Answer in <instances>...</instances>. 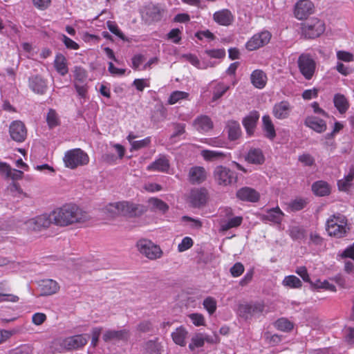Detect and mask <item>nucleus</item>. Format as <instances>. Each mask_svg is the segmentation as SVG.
I'll use <instances>...</instances> for the list:
<instances>
[{
  "label": "nucleus",
  "instance_id": "obj_1",
  "mask_svg": "<svg viewBox=\"0 0 354 354\" xmlns=\"http://www.w3.org/2000/svg\"><path fill=\"white\" fill-rule=\"evenodd\" d=\"M88 214L75 204H66L54 209L50 214H44L30 218L24 223L28 230L40 231L51 223L65 227L75 223H84L88 219Z\"/></svg>",
  "mask_w": 354,
  "mask_h": 354
},
{
  "label": "nucleus",
  "instance_id": "obj_2",
  "mask_svg": "<svg viewBox=\"0 0 354 354\" xmlns=\"http://www.w3.org/2000/svg\"><path fill=\"white\" fill-rule=\"evenodd\" d=\"M104 211L110 216L122 215L128 217H136L145 212V207L131 201H122L107 205Z\"/></svg>",
  "mask_w": 354,
  "mask_h": 354
},
{
  "label": "nucleus",
  "instance_id": "obj_3",
  "mask_svg": "<svg viewBox=\"0 0 354 354\" xmlns=\"http://www.w3.org/2000/svg\"><path fill=\"white\" fill-rule=\"evenodd\" d=\"M326 230L328 235L335 238H342L349 232L348 220L341 214H333L326 221Z\"/></svg>",
  "mask_w": 354,
  "mask_h": 354
},
{
  "label": "nucleus",
  "instance_id": "obj_4",
  "mask_svg": "<svg viewBox=\"0 0 354 354\" xmlns=\"http://www.w3.org/2000/svg\"><path fill=\"white\" fill-rule=\"evenodd\" d=\"M89 160L88 155L80 148L66 151L63 157L64 166L71 169L87 165Z\"/></svg>",
  "mask_w": 354,
  "mask_h": 354
},
{
  "label": "nucleus",
  "instance_id": "obj_5",
  "mask_svg": "<svg viewBox=\"0 0 354 354\" xmlns=\"http://www.w3.org/2000/svg\"><path fill=\"white\" fill-rule=\"evenodd\" d=\"M297 65L301 74L306 80H310L317 70V63L309 53H301L297 60Z\"/></svg>",
  "mask_w": 354,
  "mask_h": 354
},
{
  "label": "nucleus",
  "instance_id": "obj_6",
  "mask_svg": "<svg viewBox=\"0 0 354 354\" xmlns=\"http://www.w3.org/2000/svg\"><path fill=\"white\" fill-rule=\"evenodd\" d=\"M88 335L80 334L68 336L59 339V345L67 351H78L84 347L88 341Z\"/></svg>",
  "mask_w": 354,
  "mask_h": 354
},
{
  "label": "nucleus",
  "instance_id": "obj_7",
  "mask_svg": "<svg viewBox=\"0 0 354 354\" xmlns=\"http://www.w3.org/2000/svg\"><path fill=\"white\" fill-rule=\"evenodd\" d=\"M326 26L323 21L313 18L301 27V34L307 39H315L321 36L325 31Z\"/></svg>",
  "mask_w": 354,
  "mask_h": 354
},
{
  "label": "nucleus",
  "instance_id": "obj_8",
  "mask_svg": "<svg viewBox=\"0 0 354 354\" xmlns=\"http://www.w3.org/2000/svg\"><path fill=\"white\" fill-rule=\"evenodd\" d=\"M214 178L216 183L221 186H227L234 184L237 180L236 174L230 169L219 165L214 170Z\"/></svg>",
  "mask_w": 354,
  "mask_h": 354
},
{
  "label": "nucleus",
  "instance_id": "obj_9",
  "mask_svg": "<svg viewBox=\"0 0 354 354\" xmlns=\"http://www.w3.org/2000/svg\"><path fill=\"white\" fill-rule=\"evenodd\" d=\"M136 245L138 251L150 260H156L162 256L160 248L149 240H140Z\"/></svg>",
  "mask_w": 354,
  "mask_h": 354
},
{
  "label": "nucleus",
  "instance_id": "obj_10",
  "mask_svg": "<svg viewBox=\"0 0 354 354\" xmlns=\"http://www.w3.org/2000/svg\"><path fill=\"white\" fill-rule=\"evenodd\" d=\"M272 37L271 33L268 30H263L254 34L245 44V48L250 51L259 49L268 44Z\"/></svg>",
  "mask_w": 354,
  "mask_h": 354
},
{
  "label": "nucleus",
  "instance_id": "obj_11",
  "mask_svg": "<svg viewBox=\"0 0 354 354\" xmlns=\"http://www.w3.org/2000/svg\"><path fill=\"white\" fill-rule=\"evenodd\" d=\"M314 12V3L308 0L298 1L294 8V15L299 20L306 19Z\"/></svg>",
  "mask_w": 354,
  "mask_h": 354
},
{
  "label": "nucleus",
  "instance_id": "obj_12",
  "mask_svg": "<svg viewBox=\"0 0 354 354\" xmlns=\"http://www.w3.org/2000/svg\"><path fill=\"white\" fill-rule=\"evenodd\" d=\"M264 310V305L261 303H254L250 304H241L239 307V315L245 319H251L258 317Z\"/></svg>",
  "mask_w": 354,
  "mask_h": 354
},
{
  "label": "nucleus",
  "instance_id": "obj_13",
  "mask_svg": "<svg viewBox=\"0 0 354 354\" xmlns=\"http://www.w3.org/2000/svg\"><path fill=\"white\" fill-rule=\"evenodd\" d=\"M129 337L130 333L127 329H109L104 332L102 339L106 343H117L119 342H126Z\"/></svg>",
  "mask_w": 354,
  "mask_h": 354
},
{
  "label": "nucleus",
  "instance_id": "obj_14",
  "mask_svg": "<svg viewBox=\"0 0 354 354\" xmlns=\"http://www.w3.org/2000/svg\"><path fill=\"white\" fill-rule=\"evenodd\" d=\"M224 212L226 218L222 219L220 222V227L222 231H227L233 227H237L243 222V217L236 216H232V210L231 208L226 207L221 210V213Z\"/></svg>",
  "mask_w": 354,
  "mask_h": 354
},
{
  "label": "nucleus",
  "instance_id": "obj_15",
  "mask_svg": "<svg viewBox=\"0 0 354 354\" xmlns=\"http://www.w3.org/2000/svg\"><path fill=\"white\" fill-rule=\"evenodd\" d=\"M11 138L17 142H22L27 136V130L24 124L19 120L13 121L9 128Z\"/></svg>",
  "mask_w": 354,
  "mask_h": 354
},
{
  "label": "nucleus",
  "instance_id": "obj_16",
  "mask_svg": "<svg viewBox=\"0 0 354 354\" xmlns=\"http://www.w3.org/2000/svg\"><path fill=\"white\" fill-rule=\"evenodd\" d=\"M207 191L205 189H194L189 196V201L194 207H200L207 201Z\"/></svg>",
  "mask_w": 354,
  "mask_h": 354
},
{
  "label": "nucleus",
  "instance_id": "obj_17",
  "mask_svg": "<svg viewBox=\"0 0 354 354\" xmlns=\"http://www.w3.org/2000/svg\"><path fill=\"white\" fill-rule=\"evenodd\" d=\"M290 111L291 106L290 103L287 101H281L276 103L272 108L273 115L279 120L287 118Z\"/></svg>",
  "mask_w": 354,
  "mask_h": 354
},
{
  "label": "nucleus",
  "instance_id": "obj_18",
  "mask_svg": "<svg viewBox=\"0 0 354 354\" xmlns=\"http://www.w3.org/2000/svg\"><path fill=\"white\" fill-rule=\"evenodd\" d=\"M213 19L219 25L227 26L233 23L234 17L230 10L223 9L216 12L213 15Z\"/></svg>",
  "mask_w": 354,
  "mask_h": 354
},
{
  "label": "nucleus",
  "instance_id": "obj_19",
  "mask_svg": "<svg viewBox=\"0 0 354 354\" xmlns=\"http://www.w3.org/2000/svg\"><path fill=\"white\" fill-rule=\"evenodd\" d=\"M207 177V173L204 167L196 166L189 169V180L193 184L203 183Z\"/></svg>",
  "mask_w": 354,
  "mask_h": 354
},
{
  "label": "nucleus",
  "instance_id": "obj_20",
  "mask_svg": "<svg viewBox=\"0 0 354 354\" xmlns=\"http://www.w3.org/2000/svg\"><path fill=\"white\" fill-rule=\"evenodd\" d=\"M284 214L280 209L279 207H276L274 208H271L266 211L264 214H262V220L270 221L274 223L279 224L281 223Z\"/></svg>",
  "mask_w": 354,
  "mask_h": 354
},
{
  "label": "nucleus",
  "instance_id": "obj_21",
  "mask_svg": "<svg viewBox=\"0 0 354 354\" xmlns=\"http://www.w3.org/2000/svg\"><path fill=\"white\" fill-rule=\"evenodd\" d=\"M40 294L41 295H50L56 293L59 286L57 281L53 279L42 280L39 285Z\"/></svg>",
  "mask_w": 354,
  "mask_h": 354
},
{
  "label": "nucleus",
  "instance_id": "obj_22",
  "mask_svg": "<svg viewBox=\"0 0 354 354\" xmlns=\"http://www.w3.org/2000/svg\"><path fill=\"white\" fill-rule=\"evenodd\" d=\"M305 124L317 133H322L326 129V123L322 119L315 116H308L305 120Z\"/></svg>",
  "mask_w": 354,
  "mask_h": 354
},
{
  "label": "nucleus",
  "instance_id": "obj_23",
  "mask_svg": "<svg viewBox=\"0 0 354 354\" xmlns=\"http://www.w3.org/2000/svg\"><path fill=\"white\" fill-rule=\"evenodd\" d=\"M205 342L208 343L215 342L214 338L212 337L203 333L196 334L192 337L189 348L191 351H194L196 348L202 347Z\"/></svg>",
  "mask_w": 354,
  "mask_h": 354
},
{
  "label": "nucleus",
  "instance_id": "obj_24",
  "mask_svg": "<svg viewBox=\"0 0 354 354\" xmlns=\"http://www.w3.org/2000/svg\"><path fill=\"white\" fill-rule=\"evenodd\" d=\"M237 197L242 200L249 202H256L259 198V194L254 189L250 187H243L236 193Z\"/></svg>",
  "mask_w": 354,
  "mask_h": 354
},
{
  "label": "nucleus",
  "instance_id": "obj_25",
  "mask_svg": "<svg viewBox=\"0 0 354 354\" xmlns=\"http://www.w3.org/2000/svg\"><path fill=\"white\" fill-rule=\"evenodd\" d=\"M259 118V113L257 111H252L243 120V124L248 135L253 133Z\"/></svg>",
  "mask_w": 354,
  "mask_h": 354
},
{
  "label": "nucleus",
  "instance_id": "obj_26",
  "mask_svg": "<svg viewBox=\"0 0 354 354\" xmlns=\"http://www.w3.org/2000/svg\"><path fill=\"white\" fill-rule=\"evenodd\" d=\"M30 88L39 94H43L46 92L47 84L45 80L39 75L32 77L29 80Z\"/></svg>",
  "mask_w": 354,
  "mask_h": 354
},
{
  "label": "nucleus",
  "instance_id": "obj_27",
  "mask_svg": "<svg viewBox=\"0 0 354 354\" xmlns=\"http://www.w3.org/2000/svg\"><path fill=\"white\" fill-rule=\"evenodd\" d=\"M193 125L200 132H207L212 129L213 123L211 119L207 115H201L196 118Z\"/></svg>",
  "mask_w": 354,
  "mask_h": 354
},
{
  "label": "nucleus",
  "instance_id": "obj_28",
  "mask_svg": "<svg viewBox=\"0 0 354 354\" xmlns=\"http://www.w3.org/2000/svg\"><path fill=\"white\" fill-rule=\"evenodd\" d=\"M169 168V162L165 156H160L147 167L149 171H156L160 172H166L168 171Z\"/></svg>",
  "mask_w": 354,
  "mask_h": 354
},
{
  "label": "nucleus",
  "instance_id": "obj_29",
  "mask_svg": "<svg viewBox=\"0 0 354 354\" xmlns=\"http://www.w3.org/2000/svg\"><path fill=\"white\" fill-rule=\"evenodd\" d=\"M187 330L183 326H180L176 328L174 332H172L171 337L176 344H178L180 346H184L186 344L185 340L187 339Z\"/></svg>",
  "mask_w": 354,
  "mask_h": 354
},
{
  "label": "nucleus",
  "instance_id": "obj_30",
  "mask_svg": "<svg viewBox=\"0 0 354 354\" xmlns=\"http://www.w3.org/2000/svg\"><path fill=\"white\" fill-rule=\"evenodd\" d=\"M251 82L258 88H263L266 84L267 77L266 74L261 70H255L251 74Z\"/></svg>",
  "mask_w": 354,
  "mask_h": 354
},
{
  "label": "nucleus",
  "instance_id": "obj_31",
  "mask_svg": "<svg viewBox=\"0 0 354 354\" xmlns=\"http://www.w3.org/2000/svg\"><path fill=\"white\" fill-rule=\"evenodd\" d=\"M334 105L340 113H344L349 108V102L346 97L340 93H337L333 97Z\"/></svg>",
  "mask_w": 354,
  "mask_h": 354
},
{
  "label": "nucleus",
  "instance_id": "obj_32",
  "mask_svg": "<svg viewBox=\"0 0 354 354\" xmlns=\"http://www.w3.org/2000/svg\"><path fill=\"white\" fill-rule=\"evenodd\" d=\"M146 13L151 21H158L162 19L164 10L158 6L151 4L147 7Z\"/></svg>",
  "mask_w": 354,
  "mask_h": 354
},
{
  "label": "nucleus",
  "instance_id": "obj_33",
  "mask_svg": "<svg viewBox=\"0 0 354 354\" xmlns=\"http://www.w3.org/2000/svg\"><path fill=\"white\" fill-rule=\"evenodd\" d=\"M54 66L59 74L64 76L68 73V69L65 57L61 54L57 55L54 61Z\"/></svg>",
  "mask_w": 354,
  "mask_h": 354
},
{
  "label": "nucleus",
  "instance_id": "obj_34",
  "mask_svg": "<svg viewBox=\"0 0 354 354\" xmlns=\"http://www.w3.org/2000/svg\"><path fill=\"white\" fill-rule=\"evenodd\" d=\"M262 121L263 128L266 133V136L269 139L272 140L275 137L276 133L270 117L268 115H263L262 118Z\"/></svg>",
  "mask_w": 354,
  "mask_h": 354
},
{
  "label": "nucleus",
  "instance_id": "obj_35",
  "mask_svg": "<svg viewBox=\"0 0 354 354\" xmlns=\"http://www.w3.org/2000/svg\"><path fill=\"white\" fill-rule=\"evenodd\" d=\"M312 189L315 194L324 196L329 194L330 187L328 184L323 180L317 181L312 185Z\"/></svg>",
  "mask_w": 354,
  "mask_h": 354
},
{
  "label": "nucleus",
  "instance_id": "obj_36",
  "mask_svg": "<svg viewBox=\"0 0 354 354\" xmlns=\"http://www.w3.org/2000/svg\"><path fill=\"white\" fill-rule=\"evenodd\" d=\"M246 160L250 163L261 164L263 162L264 157L260 149H252L249 151Z\"/></svg>",
  "mask_w": 354,
  "mask_h": 354
},
{
  "label": "nucleus",
  "instance_id": "obj_37",
  "mask_svg": "<svg viewBox=\"0 0 354 354\" xmlns=\"http://www.w3.org/2000/svg\"><path fill=\"white\" fill-rule=\"evenodd\" d=\"M202 157L207 161H214L222 159L225 157V153L218 150H202L201 152Z\"/></svg>",
  "mask_w": 354,
  "mask_h": 354
},
{
  "label": "nucleus",
  "instance_id": "obj_38",
  "mask_svg": "<svg viewBox=\"0 0 354 354\" xmlns=\"http://www.w3.org/2000/svg\"><path fill=\"white\" fill-rule=\"evenodd\" d=\"M282 285L289 288H300L302 286L301 281L295 275L285 277L282 281Z\"/></svg>",
  "mask_w": 354,
  "mask_h": 354
},
{
  "label": "nucleus",
  "instance_id": "obj_39",
  "mask_svg": "<svg viewBox=\"0 0 354 354\" xmlns=\"http://www.w3.org/2000/svg\"><path fill=\"white\" fill-rule=\"evenodd\" d=\"M354 178V169H351L348 174L345 176L342 179L337 182V185L341 191H346L351 185V183Z\"/></svg>",
  "mask_w": 354,
  "mask_h": 354
},
{
  "label": "nucleus",
  "instance_id": "obj_40",
  "mask_svg": "<svg viewBox=\"0 0 354 354\" xmlns=\"http://www.w3.org/2000/svg\"><path fill=\"white\" fill-rule=\"evenodd\" d=\"M229 138L231 140H236L241 134L239 124L236 121H230L227 123Z\"/></svg>",
  "mask_w": 354,
  "mask_h": 354
},
{
  "label": "nucleus",
  "instance_id": "obj_41",
  "mask_svg": "<svg viewBox=\"0 0 354 354\" xmlns=\"http://www.w3.org/2000/svg\"><path fill=\"white\" fill-rule=\"evenodd\" d=\"M189 93L180 91H175L169 95L167 102L169 104H174L177 102H180L183 100H186L189 97Z\"/></svg>",
  "mask_w": 354,
  "mask_h": 354
},
{
  "label": "nucleus",
  "instance_id": "obj_42",
  "mask_svg": "<svg viewBox=\"0 0 354 354\" xmlns=\"http://www.w3.org/2000/svg\"><path fill=\"white\" fill-rule=\"evenodd\" d=\"M310 284L313 289H324L331 292H336V287L333 284L330 283L327 280L323 281L317 280L315 282L311 281Z\"/></svg>",
  "mask_w": 354,
  "mask_h": 354
},
{
  "label": "nucleus",
  "instance_id": "obj_43",
  "mask_svg": "<svg viewBox=\"0 0 354 354\" xmlns=\"http://www.w3.org/2000/svg\"><path fill=\"white\" fill-rule=\"evenodd\" d=\"M145 351L149 354H161L162 346L156 341L150 340L145 344Z\"/></svg>",
  "mask_w": 354,
  "mask_h": 354
},
{
  "label": "nucleus",
  "instance_id": "obj_44",
  "mask_svg": "<svg viewBox=\"0 0 354 354\" xmlns=\"http://www.w3.org/2000/svg\"><path fill=\"white\" fill-rule=\"evenodd\" d=\"M204 308L208 312L209 315L215 313L217 308L216 301L212 297H207L203 302Z\"/></svg>",
  "mask_w": 354,
  "mask_h": 354
},
{
  "label": "nucleus",
  "instance_id": "obj_45",
  "mask_svg": "<svg viewBox=\"0 0 354 354\" xmlns=\"http://www.w3.org/2000/svg\"><path fill=\"white\" fill-rule=\"evenodd\" d=\"M306 205V200L297 198L288 203V207L291 211H299L304 208Z\"/></svg>",
  "mask_w": 354,
  "mask_h": 354
},
{
  "label": "nucleus",
  "instance_id": "obj_46",
  "mask_svg": "<svg viewBox=\"0 0 354 354\" xmlns=\"http://www.w3.org/2000/svg\"><path fill=\"white\" fill-rule=\"evenodd\" d=\"M106 26L108 29L110 30V32H111L113 34H114L123 41H127V37L120 30L118 26L116 24L115 21H108L106 22Z\"/></svg>",
  "mask_w": 354,
  "mask_h": 354
},
{
  "label": "nucleus",
  "instance_id": "obj_47",
  "mask_svg": "<svg viewBox=\"0 0 354 354\" xmlns=\"http://www.w3.org/2000/svg\"><path fill=\"white\" fill-rule=\"evenodd\" d=\"M149 203L153 208L159 210L162 213L167 211L169 208L168 205L165 202L156 198L149 199Z\"/></svg>",
  "mask_w": 354,
  "mask_h": 354
},
{
  "label": "nucleus",
  "instance_id": "obj_48",
  "mask_svg": "<svg viewBox=\"0 0 354 354\" xmlns=\"http://www.w3.org/2000/svg\"><path fill=\"white\" fill-rule=\"evenodd\" d=\"M229 86L224 84L223 83H218L213 92L212 100L216 101L221 97L229 89Z\"/></svg>",
  "mask_w": 354,
  "mask_h": 354
},
{
  "label": "nucleus",
  "instance_id": "obj_49",
  "mask_svg": "<svg viewBox=\"0 0 354 354\" xmlns=\"http://www.w3.org/2000/svg\"><path fill=\"white\" fill-rule=\"evenodd\" d=\"M275 326L280 330L287 332L293 328V324L287 319L281 318L275 322Z\"/></svg>",
  "mask_w": 354,
  "mask_h": 354
},
{
  "label": "nucleus",
  "instance_id": "obj_50",
  "mask_svg": "<svg viewBox=\"0 0 354 354\" xmlns=\"http://www.w3.org/2000/svg\"><path fill=\"white\" fill-rule=\"evenodd\" d=\"M8 194L15 198H20L24 195V192L19 185L15 183H12L7 188Z\"/></svg>",
  "mask_w": 354,
  "mask_h": 354
},
{
  "label": "nucleus",
  "instance_id": "obj_51",
  "mask_svg": "<svg viewBox=\"0 0 354 354\" xmlns=\"http://www.w3.org/2000/svg\"><path fill=\"white\" fill-rule=\"evenodd\" d=\"M182 221L184 222L186 225L192 229H199L202 226V223L200 220L187 216L182 217Z\"/></svg>",
  "mask_w": 354,
  "mask_h": 354
},
{
  "label": "nucleus",
  "instance_id": "obj_52",
  "mask_svg": "<svg viewBox=\"0 0 354 354\" xmlns=\"http://www.w3.org/2000/svg\"><path fill=\"white\" fill-rule=\"evenodd\" d=\"M46 121L50 128H53L59 124V118L54 110L50 109L48 111Z\"/></svg>",
  "mask_w": 354,
  "mask_h": 354
},
{
  "label": "nucleus",
  "instance_id": "obj_53",
  "mask_svg": "<svg viewBox=\"0 0 354 354\" xmlns=\"http://www.w3.org/2000/svg\"><path fill=\"white\" fill-rule=\"evenodd\" d=\"M75 82L84 84L86 80V73L84 69L81 67H75L74 71Z\"/></svg>",
  "mask_w": 354,
  "mask_h": 354
},
{
  "label": "nucleus",
  "instance_id": "obj_54",
  "mask_svg": "<svg viewBox=\"0 0 354 354\" xmlns=\"http://www.w3.org/2000/svg\"><path fill=\"white\" fill-rule=\"evenodd\" d=\"M33 348L28 344L21 345L9 351L8 354H32Z\"/></svg>",
  "mask_w": 354,
  "mask_h": 354
},
{
  "label": "nucleus",
  "instance_id": "obj_55",
  "mask_svg": "<svg viewBox=\"0 0 354 354\" xmlns=\"http://www.w3.org/2000/svg\"><path fill=\"white\" fill-rule=\"evenodd\" d=\"M194 241L189 236L184 237L178 245V250L180 252H185L192 247Z\"/></svg>",
  "mask_w": 354,
  "mask_h": 354
},
{
  "label": "nucleus",
  "instance_id": "obj_56",
  "mask_svg": "<svg viewBox=\"0 0 354 354\" xmlns=\"http://www.w3.org/2000/svg\"><path fill=\"white\" fill-rule=\"evenodd\" d=\"M189 317L191 319L193 324H194L196 326L205 325V318L202 314L192 313L189 315Z\"/></svg>",
  "mask_w": 354,
  "mask_h": 354
},
{
  "label": "nucleus",
  "instance_id": "obj_57",
  "mask_svg": "<svg viewBox=\"0 0 354 354\" xmlns=\"http://www.w3.org/2000/svg\"><path fill=\"white\" fill-rule=\"evenodd\" d=\"M151 139L149 137L145 138L140 140H136L132 142L131 150H138L144 148L149 145Z\"/></svg>",
  "mask_w": 354,
  "mask_h": 354
},
{
  "label": "nucleus",
  "instance_id": "obj_58",
  "mask_svg": "<svg viewBox=\"0 0 354 354\" xmlns=\"http://www.w3.org/2000/svg\"><path fill=\"white\" fill-rule=\"evenodd\" d=\"M47 317L43 313H35L32 316V322L36 326L41 325L46 320Z\"/></svg>",
  "mask_w": 354,
  "mask_h": 354
},
{
  "label": "nucleus",
  "instance_id": "obj_59",
  "mask_svg": "<svg viewBox=\"0 0 354 354\" xmlns=\"http://www.w3.org/2000/svg\"><path fill=\"white\" fill-rule=\"evenodd\" d=\"M62 41L67 48L77 50L80 48V46L75 41L64 35L62 36Z\"/></svg>",
  "mask_w": 354,
  "mask_h": 354
},
{
  "label": "nucleus",
  "instance_id": "obj_60",
  "mask_svg": "<svg viewBox=\"0 0 354 354\" xmlns=\"http://www.w3.org/2000/svg\"><path fill=\"white\" fill-rule=\"evenodd\" d=\"M205 53L210 57L220 59L225 55V51L223 49H210L205 50Z\"/></svg>",
  "mask_w": 354,
  "mask_h": 354
},
{
  "label": "nucleus",
  "instance_id": "obj_61",
  "mask_svg": "<svg viewBox=\"0 0 354 354\" xmlns=\"http://www.w3.org/2000/svg\"><path fill=\"white\" fill-rule=\"evenodd\" d=\"M295 272L299 275L305 282H308L310 283V278L305 266L297 267Z\"/></svg>",
  "mask_w": 354,
  "mask_h": 354
},
{
  "label": "nucleus",
  "instance_id": "obj_62",
  "mask_svg": "<svg viewBox=\"0 0 354 354\" xmlns=\"http://www.w3.org/2000/svg\"><path fill=\"white\" fill-rule=\"evenodd\" d=\"M244 271V267L241 263H236L231 268L230 272L234 277H239Z\"/></svg>",
  "mask_w": 354,
  "mask_h": 354
},
{
  "label": "nucleus",
  "instance_id": "obj_63",
  "mask_svg": "<svg viewBox=\"0 0 354 354\" xmlns=\"http://www.w3.org/2000/svg\"><path fill=\"white\" fill-rule=\"evenodd\" d=\"M299 160L305 166H311L314 164V158L308 153H304L299 157Z\"/></svg>",
  "mask_w": 354,
  "mask_h": 354
},
{
  "label": "nucleus",
  "instance_id": "obj_64",
  "mask_svg": "<svg viewBox=\"0 0 354 354\" xmlns=\"http://www.w3.org/2000/svg\"><path fill=\"white\" fill-rule=\"evenodd\" d=\"M180 35V30L178 28H174L168 33V39L172 40L176 44H178L181 39Z\"/></svg>",
  "mask_w": 354,
  "mask_h": 354
}]
</instances>
